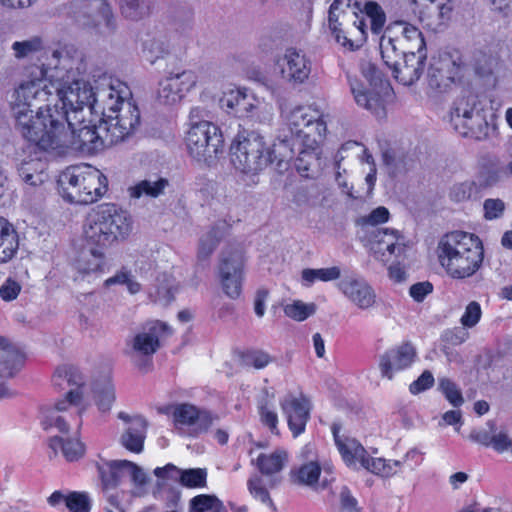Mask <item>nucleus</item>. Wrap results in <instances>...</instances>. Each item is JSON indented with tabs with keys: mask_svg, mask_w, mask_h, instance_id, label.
<instances>
[{
	"mask_svg": "<svg viewBox=\"0 0 512 512\" xmlns=\"http://www.w3.org/2000/svg\"><path fill=\"white\" fill-rule=\"evenodd\" d=\"M47 62L29 68L28 78L14 90L11 103L15 128L28 142L47 151L61 141L68 122L65 111L57 104L51 105L55 83L48 71L62 67L66 72L83 74L87 70L84 54L67 46L63 51H46ZM54 77V75H50Z\"/></svg>",
	"mask_w": 512,
	"mask_h": 512,
	"instance_id": "1",
	"label": "nucleus"
},
{
	"mask_svg": "<svg viewBox=\"0 0 512 512\" xmlns=\"http://www.w3.org/2000/svg\"><path fill=\"white\" fill-rule=\"evenodd\" d=\"M231 161L234 167L245 174H257L269 164L277 169L287 168L293 159V151L286 138H280L267 147L264 137L257 131L239 133L231 145Z\"/></svg>",
	"mask_w": 512,
	"mask_h": 512,
	"instance_id": "2",
	"label": "nucleus"
},
{
	"mask_svg": "<svg viewBox=\"0 0 512 512\" xmlns=\"http://www.w3.org/2000/svg\"><path fill=\"white\" fill-rule=\"evenodd\" d=\"M438 259L447 275L452 279L470 278L482 267L483 243L475 234L453 231L444 235L439 241Z\"/></svg>",
	"mask_w": 512,
	"mask_h": 512,
	"instance_id": "3",
	"label": "nucleus"
},
{
	"mask_svg": "<svg viewBox=\"0 0 512 512\" xmlns=\"http://www.w3.org/2000/svg\"><path fill=\"white\" fill-rule=\"evenodd\" d=\"M54 386L60 390L70 388L63 399L58 400L53 406L43 409L41 424L45 430L52 427L62 433L69 431L71 421H75L77 429L82 425L81 416L85 408L81 406L83 393L80 390L84 384V377L79 370L72 366L57 368L52 378Z\"/></svg>",
	"mask_w": 512,
	"mask_h": 512,
	"instance_id": "4",
	"label": "nucleus"
},
{
	"mask_svg": "<svg viewBox=\"0 0 512 512\" xmlns=\"http://www.w3.org/2000/svg\"><path fill=\"white\" fill-rule=\"evenodd\" d=\"M124 115L116 123L99 121L98 125H84L76 129L70 118L65 124V134L59 144L50 147L56 149L61 146H71L84 153H96L106 147H111L131 135V127L137 118Z\"/></svg>",
	"mask_w": 512,
	"mask_h": 512,
	"instance_id": "5",
	"label": "nucleus"
},
{
	"mask_svg": "<svg viewBox=\"0 0 512 512\" xmlns=\"http://www.w3.org/2000/svg\"><path fill=\"white\" fill-rule=\"evenodd\" d=\"M90 112L102 114L101 122L116 123L122 116L137 118L131 127V134L140 125V111L132 101V92L128 85L119 79L103 76L93 87Z\"/></svg>",
	"mask_w": 512,
	"mask_h": 512,
	"instance_id": "6",
	"label": "nucleus"
},
{
	"mask_svg": "<svg viewBox=\"0 0 512 512\" xmlns=\"http://www.w3.org/2000/svg\"><path fill=\"white\" fill-rule=\"evenodd\" d=\"M83 229L88 246L107 248L128 237L132 220L128 212L116 204L104 203L88 213Z\"/></svg>",
	"mask_w": 512,
	"mask_h": 512,
	"instance_id": "7",
	"label": "nucleus"
},
{
	"mask_svg": "<svg viewBox=\"0 0 512 512\" xmlns=\"http://www.w3.org/2000/svg\"><path fill=\"white\" fill-rule=\"evenodd\" d=\"M58 192L68 203L88 205L108 189L107 177L90 165L67 167L58 177Z\"/></svg>",
	"mask_w": 512,
	"mask_h": 512,
	"instance_id": "8",
	"label": "nucleus"
},
{
	"mask_svg": "<svg viewBox=\"0 0 512 512\" xmlns=\"http://www.w3.org/2000/svg\"><path fill=\"white\" fill-rule=\"evenodd\" d=\"M449 119L459 135L478 141L486 139L494 129L487 120L484 101L470 90L462 91L454 100Z\"/></svg>",
	"mask_w": 512,
	"mask_h": 512,
	"instance_id": "9",
	"label": "nucleus"
},
{
	"mask_svg": "<svg viewBox=\"0 0 512 512\" xmlns=\"http://www.w3.org/2000/svg\"><path fill=\"white\" fill-rule=\"evenodd\" d=\"M326 132V123L319 113L309 107L298 106L286 116L284 126L279 130L277 142L286 138L295 155V147H312Z\"/></svg>",
	"mask_w": 512,
	"mask_h": 512,
	"instance_id": "10",
	"label": "nucleus"
},
{
	"mask_svg": "<svg viewBox=\"0 0 512 512\" xmlns=\"http://www.w3.org/2000/svg\"><path fill=\"white\" fill-rule=\"evenodd\" d=\"M362 74L369 82L371 89H366L357 79L348 76V82L354 100L360 107L370 111L378 118L385 116L386 95L391 89L387 80L383 79L381 71L372 63H367L362 67Z\"/></svg>",
	"mask_w": 512,
	"mask_h": 512,
	"instance_id": "11",
	"label": "nucleus"
},
{
	"mask_svg": "<svg viewBox=\"0 0 512 512\" xmlns=\"http://www.w3.org/2000/svg\"><path fill=\"white\" fill-rule=\"evenodd\" d=\"M186 146L189 154L198 161H208L217 157L223 148V135L220 128L212 122L191 124L186 134Z\"/></svg>",
	"mask_w": 512,
	"mask_h": 512,
	"instance_id": "12",
	"label": "nucleus"
},
{
	"mask_svg": "<svg viewBox=\"0 0 512 512\" xmlns=\"http://www.w3.org/2000/svg\"><path fill=\"white\" fill-rule=\"evenodd\" d=\"M332 434L334 437L335 444L343 458L348 464L352 465L358 461L363 468L367 471L388 477L396 473L390 463H387L383 458L370 457L365 448L355 439L341 438L340 430L341 425L334 422L331 426Z\"/></svg>",
	"mask_w": 512,
	"mask_h": 512,
	"instance_id": "13",
	"label": "nucleus"
},
{
	"mask_svg": "<svg viewBox=\"0 0 512 512\" xmlns=\"http://www.w3.org/2000/svg\"><path fill=\"white\" fill-rule=\"evenodd\" d=\"M171 334L170 327L159 320L145 323L130 340L131 353L140 357L139 368L150 366L152 356L160 349L161 340Z\"/></svg>",
	"mask_w": 512,
	"mask_h": 512,
	"instance_id": "14",
	"label": "nucleus"
},
{
	"mask_svg": "<svg viewBox=\"0 0 512 512\" xmlns=\"http://www.w3.org/2000/svg\"><path fill=\"white\" fill-rule=\"evenodd\" d=\"M72 77L79 76L77 71L74 69L72 72H68ZM86 71L83 73V75ZM82 76V74H80ZM53 97L52 101L58 105L59 110L65 111L67 118L69 112L77 114L85 106L90 110L91 97L93 96V86L88 84L82 79L73 78V81L66 85H57L52 89Z\"/></svg>",
	"mask_w": 512,
	"mask_h": 512,
	"instance_id": "15",
	"label": "nucleus"
},
{
	"mask_svg": "<svg viewBox=\"0 0 512 512\" xmlns=\"http://www.w3.org/2000/svg\"><path fill=\"white\" fill-rule=\"evenodd\" d=\"M218 269L224 293L231 299L239 298L244 279L243 253L238 249L223 251Z\"/></svg>",
	"mask_w": 512,
	"mask_h": 512,
	"instance_id": "16",
	"label": "nucleus"
},
{
	"mask_svg": "<svg viewBox=\"0 0 512 512\" xmlns=\"http://www.w3.org/2000/svg\"><path fill=\"white\" fill-rule=\"evenodd\" d=\"M401 240L403 236L398 230L372 228L368 233L367 247L377 260L387 262L390 256H398L405 251Z\"/></svg>",
	"mask_w": 512,
	"mask_h": 512,
	"instance_id": "17",
	"label": "nucleus"
},
{
	"mask_svg": "<svg viewBox=\"0 0 512 512\" xmlns=\"http://www.w3.org/2000/svg\"><path fill=\"white\" fill-rule=\"evenodd\" d=\"M279 404L293 437L304 433L312 409L310 399L303 393L298 396L289 393L280 399Z\"/></svg>",
	"mask_w": 512,
	"mask_h": 512,
	"instance_id": "18",
	"label": "nucleus"
},
{
	"mask_svg": "<svg viewBox=\"0 0 512 512\" xmlns=\"http://www.w3.org/2000/svg\"><path fill=\"white\" fill-rule=\"evenodd\" d=\"M461 67L449 55L440 56L430 64L427 74L428 85L436 92H446L461 78Z\"/></svg>",
	"mask_w": 512,
	"mask_h": 512,
	"instance_id": "19",
	"label": "nucleus"
},
{
	"mask_svg": "<svg viewBox=\"0 0 512 512\" xmlns=\"http://www.w3.org/2000/svg\"><path fill=\"white\" fill-rule=\"evenodd\" d=\"M98 13L110 29H114V16L105 0H71L67 5V14L82 26L93 23V16Z\"/></svg>",
	"mask_w": 512,
	"mask_h": 512,
	"instance_id": "20",
	"label": "nucleus"
},
{
	"mask_svg": "<svg viewBox=\"0 0 512 512\" xmlns=\"http://www.w3.org/2000/svg\"><path fill=\"white\" fill-rule=\"evenodd\" d=\"M197 83V76L191 70L179 73H170L159 82L158 100L166 105H173L180 101L184 94L190 91Z\"/></svg>",
	"mask_w": 512,
	"mask_h": 512,
	"instance_id": "21",
	"label": "nucleus"
},
{
	"mask_svg": "<svg viewBox=\"0 0 512 512\" xmlns=\"http://www.w3.org/2000/svg\"><path fill=\"white\" fill-rule=\"evenodd\" d=\"M338 288L345 297L362 310L373 307L376 302L374 289L361 277L354 275L345 277L338 283Z\"/></svg>",
	"mask_w": 512,
	"mask_h": 512,
	"instance_id": "22",
	"label": "nucleus"
},
{
	"mask_svg": "<svg viewBox=\"0 0 512 512\" xmlns=\"http://www.w3.org/2000/svg\"><path fill=\"white\" fill-rule=\"evenodd\" d=\"M415 357V348L410 343L387 350L379 359L382 377L391 380L394 373L408 368L414 362Z\"/></svg>",
	"mask_w": 512,
	"mask_h": 512,
	"instance_id": "23",
	"label": "nucleus"
},
{
	"mask_svg": "<svg viewBox=\"0 0 512 512\" xmlns=\"http://www.w3.org/2000/svg\"><path fill=\"white\" fill-rule=\"evenodd\" d=\"M426 59V51L405 50L401 62L392 71L394 78L403 85H413L423 74Z\"/></svg>",
	"mask_w": 512,
	"mask_h": 512,
	"instance_id": "24",
	"label": "nucleus"
},
{
	"mask_svg": "<svg viewBox=\"0 0 512 512\" xmlns=\"http://www.w3.org/2000/svg\"><path fill=\"white\" fill-rule=\"evenodd\" d=\"M173 418L177 425L192 427L194 434L208 431L217 417L205 410H199L189 403L177 404L173 409Z\"/></svg>",
	"mask_w": 512,
	"mask_h": 512,
	"instance_id": "25",
	"label": "nucleus"
},
{
	"mask_svg": "<svg viewBox=\"0 0 512 512\" xmlns=\"http://www.w3.org/2000/svg\"><path fill=\"white\" fill-rule=\"evenodd\" d=\"M311 73V61L300 50L288 48L283 57L281 75L294 85L304 83Z\"/></svg>",
	"mask_w": 512,
	"mask_h": 512,
	"instance_id": "26",
	"label": "nucleus"
},
{
	"mask_svg": "<svg viewBox=\"0 0 512 512\" xmlns=\"http://www.w3.org/2000/svg\"><path fill=\"white\" fill-rule=\"evenodd\" d=\"M25 355L10 341L0 350V377L13 378L23 368Z\"/></svg>",
	"mask_w": 512,
	"mask_h": 512,
	"instance_id": "27",
	"label": "nucleus"
},
{
	"mask_svg": "<svg viewBox=\"0 0 512 512\" xmlns=\"http://www.w3.org/2000/svg\"><path fill=\"white\" fill-rule=\"evenodd\" d=\"M255 98L247 93L246 89L232 90L222 99L225 106L234 116L243 118L248 117L255 108Z\"/></svg>",
	"mask_w": 512,
	"mask_h": 512,
	"instance_id": "28",
	"label": "nucleus"
},
{
	"mask_svg": "<svg viewBox=\"0 0 512 512\" xmlns=\"http://www.w3.org/2000/svg\"><path fill=\"white\" fill-rule=\"evenodd\" d=\"M352 5L359 8V3L356 0H334L330 5L328 12L329 30L334 36L335 41L343 46H347L348 44L352 46L353 43L343 35V32L340 28L341 23L339 22V18L341 14H345V7L349 8Z\"/></svg>",
	"mask_w": 512,
	"mask_h": 512,
	"instance_id": "29",
	"label": "nucleus"
},
{
	"mask_svg": "<svg viewBox=\"0 0 512 512\" xmlns=\"http://www.w3.org/2000/svg\"><path fill=\"white\" fill-rule=\"evenodd\" d=\"M146 428L147 422L143 417H133L132 424L121 435L120 443L131 452H142L146 438Z\"/></svg>",
	"mask_w": 512,
	"mask_h": 512,
	"instance_id": "30",
	"label": "nucleus"
},
{
	"mask_svg": "<svg viewBox=\"0 0 512 512\" xmlns=\"http://www.w3.org/2000/svg\"><path fill=\"white\" fill-rule=\"evenodd\" d=\"M19 248L18 234L14 226L0 217V264L10 261Z\"/></svg>",
	"mask_w": 512,
	"mask_h": 512,
	"instance_id": "31",
	"label": "nucleus"
},
{
	"mask_svg": "<svg viewBox=\"0 0 512 512\" xmlns=\"http://www.w3.org/2000/svg\"><path fill=\"white\" fill-rule=\"evenodd\" d=\"M321 474V466L317 460L311 459L289 472L291 483L299 486L315 488Z\"/></svg>",
	"mask_w": 512,
	"mask_h": 512,
	"instance_id": "32",
	"label": "nucleus"
},
{
	"mask_svg": "<svg viewBox=\"0 0 512 512\" xmlns=\"http://www.w3.org/2000/svg\"><path fill=\"white\" fill-rule=\"evenodd\" d=\"M168 185L169 181L166 178L154 175L140 180L134 186L129 187L128 193L134 199H139L143 196L157 198L164 193Z\"/></svg>",
	"mask_w": 512,
	"mask_h": 512,
	"instance_id": "33",
	"label": "nucleus"
},
{
	"mask_svg": "<svg viewBox=\"0 0 512 512\" xmlns=\"http://www.w3.org/2000/svg\"><path fill=\"white\" fill-rule=\"evenodd\" d=\"M44 165L40 159L24 160L18 166V174L25 184L31 187L41 186L48 179Z\"/></svg>",
	"mask_w": 512,
	"mask_h": 512,
	"instance_id": "34",
	"label": "nucleus"
},
{
	"mask_svg": "<svg viewBox=\"0 0 512 512\" xmlns=\"http://www.w3.org/2000/svg\"><path fill=\"white\" fill-rule=\"evenodd\" d=\"M288 462V453L284 449H276L270 454L261 453L256 459V466L261 474L270 476L283 470Z\"/></svg>",
	"mask_w": 512,
	"mask_h": 512,
	"instance_id": "35",
	"label": "nucleus"
},
{
	"mask_svg": "<svg viewBox=\"0 0 512 512\" xmlns=\"http://www.w3.org/2000/svg\"><path fill=\"white\" fill-rule=\"evenodd\" d=\"M121 461L122 460H114L97 465L104 490L115 489L126 476V468H124Z\"/></svg>",
	"mask_w": 512,
	"mask_h": 512,
	"instance_id": "36",
	"label": "nucleus"
},
{
	"mask_svg": "<svg viewBox=\"0 0 512 512\" xmlns=\"http://www.w3.org/2000/svg\"><path fill=\"white\" fill-rule=\"evenodd\" d=\"M49 447L53 450L54 455H57L60 449L65 459L70 462L80 459L85 452L83 443L78 439H64L59 436L49 439Z\"/></svg>",
	"mask_w": 512,
	"mask_h": 512,
	"instance_id": "37",
	"label": "nucleus"
},
{
	"mask_svg": "<svg viewBox=\"0 0 512 512\" xmlns=\"http://www.w3.org/2000/svg\"><path fill=\"white\" fill-rule=\"evenodd\" d=\"M176 290L175 280L163 274L157 278L156 284L149 291V296L156 303L168 305L174 300Z\"/></svg>",
	"mask_w": 512,
	"mask_h": 512,
	"instance_id": "38",
	"label": "nucleus"
},
{
	"mask_svg": "<svg viewBox=\"0 0 512 512\" xmlns=\"http://www.w3.org/2000/svg\"><path fill=\"white\" fill-rule=\"evenodd\" d=\"M94 398L98 408L102 412L110 410L115 401V390L110 378L98 380L93 386Z\"/></svg>",
	"mask_w": 512,
	"mask_h": 512,
	"instance_id": "39",
	"label": "nucleus"
},
{
	"mask_svg": "<svg viewBox=\"0 0 512 512\" xmlns=\"http://www.w3.org/2000/svg\"><path fill=\"white\" fill-rule=\"evenodd\" d=\"M122 16L132 21H139L151 12L149 0H119Z\"/></svg>",
	"mask_w": 512,
	"mask_h": 512,
	"instance_id": "40",
	"label": "nucleus"
},
{
	"mask_svg": "<svg viewBox=\"0 0 512 512\" xmlns=\"http://www.w3.org/2000/svg\"><path fill=\"white\" fill-rule=\"evenodd\" d=\"M393 25L402 27L403 40L408 44L405 50L426 51L423 34L417 27L404 21H396Z\"/></svg>",
	"mask_w": 512,
	"mask_h": 512,
	"instance_id": "41",
	"label": "nucleus"
},
{
	"mask_svg": "<svg viewBox=\"0 0 512 512\" xmlns=\"http://www.w3.org/2000/svg\"><path fill=\"white\" fill-rule=\"evenodd\" d=\"M396 39L383 35L380 40L381 57L387 67L392 71L401 62L403 52L400 51L396 45Z\"/></svg>",
	"mask_w": 512,
	"mask_h": 512,
	"instance_id": "42",
	"label": "nucleus"
},
{
	"mask_svg": "<svg viewBox=\"0 0 512 512\" xmlns=\"http://www.w3.org/2000/svg\"><path fill=\"white\" fill-rule=\"evenodd\" d=\"M240 365L243 367H253L263 369L273 361V357L267 352L258 349H248L239 353Z\"/></svg>",
	"mask_w": 512,
	"mask_h": 512,
	"instance_id": "43",
	"label": "nucleus"
},
{
	"mask_svg": "<svg viewBox=\"0 0 512 512\" xmlns=\"http://www.w3.org/2000/svg\"><path fill=\"white\" fill-rule=\"evenodd\" d=\"M104 248L90 246L89 254L91 259L86 261L85 252L82 253V259L78 260V270L81 273L89 274L91 272H102L104 267Z\"/></svg>",
	"mask_w": 512,
	"mask_h": 512,
	"instance_id": "44",
	"label": "nucleus"
},
{
	"mask_svg": "<svg viewBox=\"0 0 512 512\" xmlns=\"http://www.w3.org/2000/svg\"><path fill=\"white\" fill-rule=\"evenodd\" d=\"M296 146L295 152L298 151V157L295 159V167L298 173L306 178L313 176L314 168L318 164V159L313 151L302 149Z\"/></svg>",
	"mask_w": 512,
	"mask_h": 512,
	"instance_id": "45",
	"label": "nucleus"
},
{
	"mask_svg": "<svg viewBox=\"0 0 512 512\" xmlns=\"http://www.w3.org/2000/svg\"><path fill=\"white\" fill-rule=\"evenodd\" d=\"M180 484L186 488H204L207 486L206 468L181 469Z\"/></svg>",
	"mask_w": 512,
	"mask_h": 512,
	"instance_id": "46",
	"label": "nucleus"
},
{
	"mask_svg": "<svg viewBox=\"0 0 512 512\" xmlns=\"http://www.w3.org/2000/svg\"><path fill=\"white\" fill-rule=\"evenodd\" d=\"M362 11L370 19L372 33L379 34L386 23V14L382 7L375 1H367Z\"/></svg>",
	"mask_w": 512,
	"mask_h": 512,
	"instance_id": "47",
	"label": "nucleus"
},
{
	"mask_svg": "<svg viewBox=\"0 0 512 512\" xmlns=\"http://www.w3.org/2000/svg\"><path fill=\"white\" fill-rule=\"evenodd\" d=\"M340 276L341 270L337 266L320 269L307 268L302 271V279L308 284H311L316 280L323 282L333 281L340 278Z\"/></svg>",
	"mask_w": 512,
	"mask_h": 512,
	"instance_id": "48",
	"label": "nucleus"
},
{
	"mask_svg": "<svg viewBox=\"0 0 512 512\" xmlns=\"http://www.w3.org/2000/svg\"><path fill=\"white\" fill-rule=\"evenodd\" d=\"M438 389L445 396L446 400L454 407H460L464 403V398L460 388L451 379L447 377L439 378Z\"/></svg>",
	"mask_w": 512,
	"mask_h": 512,
	"instance_id": "49",
	"label": "nucleus"
},
{
	"mask_svg": "<svg viewBox=\"0 0 512 512\" xmlns=\"http://www.w3.org/2000/svg\"><path fill=\"white\" fill-rule=\"evenodd\" d=\"M181 469L176 467L174 464H167L164 467H157L154 469V475L159 479L157 481V490L154 491V496L158 497L161 495V490L164 487L165 479H172L180 483Z\"/></svg>",
	"mask_w": 512,
	"mask_h": 512,
	"instance_id": "50",
	"label": "nucleus"
},
{
	"mask_svg": "<svg viewBox=\"0 0 512 512\" xmlns=\"http://www.w3.org/2000/svg\"><path fill=\"white\" fill-rule=\"evenodd\" d=\"M42 39L33 37L24 41H16L12 44L15 57L18 59L30 56L32 53L42 49Z\"/></svg>",
	"mask_w": 512,
	"mask_h": 512,
	"instance_id": "51",
	"label": "nucleus"
},
{
	"mask_svg": "<svg viewBox=\"0 0 512 512\" xmlns=\"http://www.w3.org/2000/svg\"><path fill=\"white\" fill-rule=\"evenodd\" d=\"M247 485L250 494L254 498L260 500L264 504H267L276 511V506L274 505L268 490L262 485V479L259 476L251 477L248 480Z\"/></svg>",
	"mask_w": 512,
	"mask_h": 512,
	"instance_id": "52",
	"label": "nucleus"
},
{
	"mask_svg": "<svg viewBox=\"0 0 512 512\" xmlns=\"http://www.w3.org/2000/svg\"><path fill=\"white\" fill-rule=\"evenodd\" d=\"M284 312L286 316L296 321H304L315 313L314 304H305L301 301H295L293 304L285 306Z\"/></svg>",
	"mask_w": 512,
	"mask_h": 512,
	"instance_id": "53",
	"label": "nucleus"
},
{
	"mask_svg": "<svg viewBox=\"0 0 512 512\" xmlns=\"http://www.w3.org/2000/svg\"><path fill=\"white\" fill-rule=\"evenodd\" d=\"M66 507L71 512H89L91 502L88 494L83 492H71L65 498Z\"/></svg>",
	"mask_w": 512,
	"mask_h": 512,
	"instance_id": "54",
	"label": "nucleus"
},
{
	"mask_svg": "<svg viewBox=\"0 0 512 512\" xmlns=\"http://www.w3.org/2000/svg\"><path fill=\"white\" fill-rule=\"evenodd\" d=\"M499 65V59L492 55L482 54L477 58L475 72L482 78H489L494 75Z\"/></svg>",
	"mask_w": 512,
	"mask_h": 512,
	"instance_id": "55",
	"label": "nucleus"
},
{
	"mask_svg": "<svg viewBox=\"0 0 512 512\" xmlns=\"http://www.w3.org/2000/svg\"><path fill=\"white\" fill-rule=\"evenodd\" d=\"M482 317V309L477 301H471L465 307V311L460 318L462 327L471 329L475 327Z\"/></svg>",
	"mask_w": 512,
	"mask_h": 512,
	"instance_id": "56",
	"label": "nucleus"
},
{
	"mask_svg": "<svg viewBox=\"0 0 512 512\" xmlns=\"http://www.w3.org/2000/svg\"><path fill=\"white\" fill-rule=\"evenodd\" d=\"M215 505L221 506V500L215 495L200 494L190 500V509L193 512H207Z\"/></svg>",
	"mask_w": 512,
	"mask_h": 512,
	"instance_id": "57",
	"label": "nucleus"
},
{
	"mask_svg": "<svg viewBox=\"0 0 512 512\" xmlns=\"http://www.w3.org/2000/svg\"><path fill=\"white\" fill-rule=\"evenodd\" d=\"M486 428L473 429L469 434V439L473 442L489 447L492 441V435L497 431L496 422L489 420Z\"/></svg>",
	"mask_w": 512,
	"mask_h": 512,
	"instance_id": "58",
	"label": "nucleus"
},
{
	"mask_svg": "<svg viewBox=\"0 0 512 512\" xmlns=\"http://www.w3.org/2000/svg\"><path fill=\"white\" fill-rule=\"evenodd\" d=\"M475 192V183L466 181L453 185L450 189L449 197L454 202H464L469 200Z\"/></svg>",
	"mask_w": 512,
	"mask_h": 512,
	"instance_id": "59",
	"label": "nucleus"
},
{
	"mask_svg": "<svg viewBox=\"0 0 512 512\" xmlns=\"http://www.w3.org/2000/svg\"><path fill=\"white\" fill-rule=\"evenodd\" d=\"M218 241L214 230L205 234L199 242L198 258L200 260H206L216 249Z\"/></svg>",
	"mask_w": 512,
	"mask_h": 512,
	"instance_id": "60",
	"label": "nucleus"
},
{
	"mask_svg": "<svg viewBox=\"0 0 512 512\" xmlns=\"http://www.w3.org/2000/svg\"><path fill=\"white\" fill-rule=\"evenodd\" d=\"M389 211L387 208L380 206L372 210L369 215L362 217L359 223L362 225H371L378 228L377 225L385 223L389 220Z\"/></svg>",
	"mask_w": 512,
	"mask_h": 512,
	"instance_id": "61",
	"label": "nucleus"
},
{
	"mask_svg": "<svg viewBox=\"0 0 512 512\" xmlns=\"http://www.w3.org/2000/svg\"><path fill=\"white\" fill-rule=\"evenodd\" d=\"M484 217L487 220L497 219L505 210V203L501 199H486L483 204Z\"/></svg>",
	"mask_w": 512,
	"mask_h": 512,
	"instance_id": "62",
	"label": "nucleus"
},
{
	"mask_svg": "<svg viewBox=\"0 0 512 512\" xmlns=\"http://www.w3.org/2000/svg\"><path fill=\"white\" fill-rule=\"evenodd\" d=\"M468 337L469 333L464 327H455L444 331L442 334V341L452 346H458L464 343Z\"/></svg>",
	"mask_w": 512,
	"mask_h": 512,
	"instance_id": "63",
	"label": "nucleus"
},
{
	"mask_svg": "<svg viewBox=\"0 0 512 512\" xmlns=\"http://www.w3.org/2000/svg\"><path fill=\"white\" fill-rule=\"evenodd\" d=\"M121 463L126 468V475L131 477L135 485L143 486L147 483V475L141 467L128 460H122Z\"/></svg>",
	"mask_w": 512,
	"mask_h": 512,
	"instance_id": "64",
	"label": "nucleus"
}]
</instances>
